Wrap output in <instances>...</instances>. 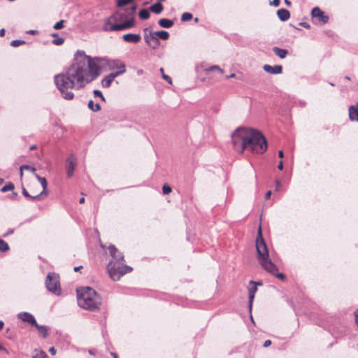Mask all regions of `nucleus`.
<instances>
[{
	"label": "nucleus",
	"instance_id": "1",
	"mask_svg": "<svg viewBox=\"0 0 358 358\" xmlns=\"http://www.w3.org/2000/svg\"><path fill=\"white\" fill-rule=\"evenodd\" d=\"M100 68L95 59L78 51L72 64L65 72L55 76V83L66 100H72L74 94L69 89L80 90L96 79Z\"/></svg>",
	"mask_w": 358,
	"mask_h": 358
},
{
	"label": "nucleus",
	"instance_id": "2",
	"mask_svg": "<svg viewBox=\"0 0 358 358\" xmlns=\"http://www.w3.org/2000/svg\"><path fill=\"white\" fill-rule=\"evenodd\" d=\"M234 150L240 154L245 150L254 154H263L267 150V141L258 130L238 127L231 135Z\"/></svg>",
	"mask_w": 358,
	"mask_h": 358
},
{
	"label": "nucleus",
	"instance_id": "3",
	"mask_svg": "<svg viewBox=\"0 0 358 358\" xmlns=\"http://www.w3.org/2000/svg\"><path fill=\"white\" fill-rule=\"evenodd\" d=\"M108 250L112 257L107 266L108 274L113 280H119L122 275L130 273L133 268L124 264V255L115 245H110Z\"/></svg>",
	"mask_w": 358,
	"mask_h": 358
},
{
	"label": "nucleus",
	"instance_id": "4",
	"mask_svg": "<svg viewBox=\"0 0 358 358\" xmlns=\"http://www.w3.org/2000/svg\"><path fill=\"white\" fill-rule=\"evenodd\" d=\"M256 249L257 259L262 266L268 273L283 280L285 278V275L282 273H278L277 266L268 259V251L262 237L261 227H259L258 230V236L256 240Z\"/></svg>",
	"mask_w": 358,
	"mask_h": 358
},
{
	"label": "nucleus",
	"instance_id": "5",
	"mask_svg": "<svg viewBox=\"0 0 358 358\" xmlns=\"http://www.w3.org/2000/svg\"><path fill=\"white\" fill-rule=\"evenodd\" d=\"M77 298L78 306L88 310H98L101 304V298L91 287H86L77 289Z\"/></svg>",
	"mask_w": 358,
	"mask_h": 358
},
{
	"label": "nucleus",
	"instance_id": "6",
	"mask_svg": "<svg viewBox=\"0 0 358 358\" xmlns=\"http://www.w3.org/2000/svg\"><path fill=\"white\" fill-rule=\"evenodd\" d=\"M117 20V15H111L106 20L103 30L106 31H121L132 28L135 26V20L133 17L122 24L116 23Z\"/></svg>",
	"mask_w": 358,
	"mask_h": 358
},
{
	"label": "nucleus",
	"instance_id": "7",
	"mask_svg": "<svg viewBox=\"0 0 358 358\" xmlns=\"http://www.w3.org/2000/svg\"><path fill=\"white\" fill-rule=\"evenodd\" d=\"M45 286L48 291L57 296L61 294L59 278L55 273H49L46 277Z\"/></svg>",
	"mask_w": 358,
	"mask_h": 358
},
{
	"label": "nucleus",
	"instance_id": "8",
	"mask_svg": "<svg viewBox=\"0 0 358 358\" xmlns=\"http://www.w3.org/2000/svg\"><path fill=\"white\" fill-rule=\"evenodd\" d=\"M95 61L98 62H103L109 70L113 71L119 69H124L126 67L124 63L120 59H110L107 58H94Z\"/></svg>",
	"mask_w": 358,
	"mask_h": 358
},
{
	"label": "nucleus",
	"instance_id": "9",
	"mask_svg": "<svg viewBox=\"0 0 358 358\" xmlns=\"http://www.w3.org/2000/svg\"><path fill=\"white\" fill-rule=\"evenodd\" d=\"M311 16L313 18L317 19L318 22L322 24H325L329 21V16L325 15L319 7H315L311 11Z\"/></svg>",
	"mask_w": 358,
	"mask_h": 358
},
{
	"label": "nucleus",
	"instance_id": "10",
	"mask_svg": "<svg viewBox=\"0 0 358 358\" xmlns=\"http://www.w3.org/2000/svg\"><path fill=\"white\" fill-rule=\"evenodd\" d=\"M76 157L73 155H71L66 159V174L67 177L71 178L76 166Z\"/></svg>",
	"mask_w": 358,
	"mask_h": 358
},
{
	"label": "nucleus",
	"instance_id": "11",
	"mask_svg": "<svg viewBox=\"0 0 358 358\" xmlns=\"http://www.w3.org/2000/svg\"><path fill=\"white\" fill-rule=\"evenodd\" d=\"M145 41L146 43L152 49H157L159 46V41L153 32L150 31L145 34Z\"/></svg>",
	"mask_w": 358,
	"mask_h": 358
},
{
	"label": "nucleus",
	"instance_id": "12",
	"mask_svg": "<svg viewBox=\"0 0 358 358\" xmlns=\"http://www.w3.org/2000/svg\"><path fill=\"white\" fill-rule=\"evenodd\" d=\"M250 283L252 285V286L248 289V294H249L248 307H249L250 312H251L253 300L255 299V295L256 292L257 291V285H262V283L261 282H255L252 280H251L250 282Z\"/></svg>",
	"mask_w": 358,
	"mask_h": 358
},
{
	"label": "nucleus",
	"instance_id": "13",
	"mask_svg": "<svg viewBox=\"0 0 358 358\" xmlns=\"http://www.w3.org/2000/svg\"><path fill=\"white\" fill-rule=\"evenodd\" d=\"M17 317L22 320L23 322H26L33 326L36 325V320L34 318V315L27 312H22L17 314Z\"/></svg>",
	"mask_w": 358,
	"mask_h": 358
},
{
	"label": "nucleus",
	"instance_id": "14",
	"mask_svg": "<svg viewBox=\"0 0 358 358\" xmlns=\"http://www.w3.org/2000/svg\"><path fill=\"white\" fill-rule=\"evenodd\" d=\"M123 40L127 43H138L141 36L138 34H126L122 36Z\"/></svg>",
	"mask_w": 358,
	"mask_h": 358
},
{
	"label": "nucleus",
	"instance_id": "15",
	"mask_svg": "<svg viewBox=\"0 0 358 358\" xmlns=\"http://www.w3.org/2000/svg\"><path fill=\"white\" fill-rule=\"evenodd\" d=\"M263 69L271 74H280L282 71V67L281 65H275L271 66L268 64H265L263 66Z\"/></svg>",
	"mask_w": 358,
	"mask_h": 358
},
{
	"label": "nucleus",
	"instance_id": "16",
	"mask_svg": "<svg viewBox=\"0 0 358 358\" xmlns=\"http://www.w3.org/2000/svg\"><path fill=\"white\" fill-rule=\"evenodd\" d=\"M349 118L351 121L358 122V107L351 106L349 108Z\"/></svg>",
	"mask_w": 358,
	"mask_h": 358
},
{
	"label": "nucleus",
	"instance_id": "17",
	"mask_svg": "<svg viewBox=\"0 0 358 358\" xmlns=\"http://www.w3.org/2000/svg\"><path fill=\"white\" fill-rule=\"evenodd\" d=\"M277 15L281 21L285 22V21H287L289 18L290 13L288 10L285 9V8H281L277 11Z\"/></svg>",
	"mask_w": 358,
	"mask_h": 358
},
{
	"label": "nucleus",
	"instance_id": "18",
	"mask_svg": "<svg viewBox=\"0 0 358 358\" xmlns=\"http://www.w3.org/2000/svg\"><path fill=\"white\" fill-rule=\"evenodd\" d=\"M35 176L37 178V180L40 182V183L41 184V185L43 187V191L40 193V194L41 196L42 195L47 196L48 195V192H47L48 182H47L45 178L41 177L40 176H38L37 174H35Z\"/></svg>",
	"mask_w": 358,
	"mask_h": 358
},
{
	"label": "nucleus",
	"instance_id": "19",
	"mask_svg": "<svg viewBox=\"0 0 358 358\" xmlns=\"http://www.w3.org/2000/svg\"><path fill=\"white\" fill-rule=\"evenodd\" d=\"M273 51L280 59L285 58L287 55L288 54V51L287 50L282 49V48H280L278 47L273 48Z\"/></svg>",
	"mask_w": 358,
	"mask_h": 358
},
{
	"label": "nucleus",
	"instance_id": "20",
	"mask_svg": "<svg viewBox=\"0 0 358 358\" xmlns=\"http://www.w3.org/2000/svg\"><path fill=\"white\" fill-rule=\"evenodd\" d=\"M164 7L160 2L155 3L150 7V11L155 14L161 13Z\"/></svg>",
	"mask_w": 358,
	"mask_h": 358
},
{
	"label": "nucleus",
	"instance_id": "21",
	"mask_svg": "<svg viewBox=\"0 0 358 358\" xmlns=\"http://www.w3.org/2000/svg\"><path fill=\"white\" fill-rule=\"evenodd\" d=\"M158 24L162 27L170 28L173 25V22L166 18H162L159 20Z\"/></svg>",
	"mask_w": 358,
	"mask_h": 358
},
{
	"label": "nucleus",
	"instance_id": "22",
	"mask_svg": "<svg viewBox=\"0 0 358 358\" xmlns=\"http://www.w3.org/2000/svg\"><path fill=\"white\" fill-rule=\"evenodd\" d=\"M114 80L113 78L108 74L105 76L101 80V85L103 87L108 88L111 85L112 82Z\"/></svg>",
	"mask_w": 358,
	"mask_h": 358
},
{
	"label": "nucleus",
	"instance_id": "23",
	"mask_svg": "<svg viewBox=\"0 0 358 358\" xmlns=\"http://www.w3.org/2000/svg\"><path fill=\"white\" fill-rule=\"evenodd\" d=\"M154 34L157 36V38H159L162 40H167L169 37V34L166 31H157L153 32Z\"/></svg>",
	"mask_w": 358,
	"mask_h": 358
},
{
	"label": "nucleus",
	"instance_id": "24",
	"mask_svg": "<svg viewBox=\"0 0 358 358\" xmlns=\"http://www.w3.org/2000/svg\"><path fill=\"white\" fill-rule=\"evenodd\" d=\"M34 327L38 329V332L42 334L43 338H46L48 336V328L47 327L39 325L37 323Z\"/></svg>",
	"mask_w": 358,
	"mask_h": 358
},
{
	"label": "nucleus",
	"instance_id": "25",
	"mask_svg": "<svg viewBox=\"0 0 358 358\" xmlns=\"http://www.w3.org/2000/svg\"><path fill=\"white\" fill-rule=\"evenodd\" d=\"M22 194L27 199L31 200V201H34V200H38V199H40V197H41V194H36L35 196H31L30 195L28 192L27 191V189L23 187L22 189Z\"/></svg>",
	"mask_w": 358,
	"mask_h": 358
},
{
	"label": "nucleus",
	"instance_id": "26",
	"mask_svg": "<svg viewBox=\"0 0 358 358\" xmlns=\"http://www.w3.org/2000/svg\"><path fill=\"white\" fill-rule=\"evenodd\" d=\"M88 108L94 112L99 111L101 107L99 103H94L92 100L88 102Z\"/></svg>",
	"mask_w": 358,
	"mask_h": 358
},
{
	"label": "nucleus",
	"instance_id": "27",
	"mask_svg": "<svg viewBox=\"0 0 358 358\" xmlns=\"http://www.w3.org/2000/svg\"><path fill=\"white\" fill-rule=\"evenodd\" d=\"M125 72H126V67H124V69H117V71L109 73V75L110 76L111 78L115 79V78L124 74Z\"/></svg>",
	"mask_w": 358,
	"mask_h": 358
},
{
	"label": "nucleus",
	"instance_id": "28",
	"mask_svg": "<svg viewBox=\"0 0 358 358\" xmlns=\"http://www.w3.org/2000/svg\"><path fill=\"white\" fill-rule=\"evenodd\" d=\"M138 16L142 20H147L150 17V15L147 9H142L138 13Z\"/></svg>",
	"mask_w": 358,
	"mask_h": 358
},
{
	"label": "nucleus",
	"instance_id": "29",
	"mask_svg": "<svg viewBox=\"0 0 358 358\" xmlns=\"http://www.w3.org/2000/svg\"><path fill=\"white\" fill-rule=\"evenodd\" d=\"M33 357L34 358H48V355L45 352H43L42 350H36Z\"/></svg>",
	"mask_w": 358,
	"mask_h": 358
},
{
	"label": "nucleus",
	"instance_id": "30",
	"mask_svg": "<svg viewBox=\"0 0 358 358\" xmlns=\"http://www.w3.org/2000/svg\"><path fill=\"white\" fill-rule=\"evenodd\" d=\"M8 250H9V246H8V243L5 241L0 239V251L6 252Z\"/></svg>",
	"mask_w": 358,
	"mask_h": 358
},
{
	"label": "nucleus",
	"instance_id": "31",
	"mask_svg": "<svg viewBox=\"0 0 358 358\" xmlns=\"http://www.w3.org/2000/svg\"><path fill=\"white\" fill-rule=\"evenodd\" d=\"M193 15L190 13H184L181 16V21L187 22L192 18Z\"/></svg>",
	"mask_w": 358,
	"mask_h": 358
},
{
	"label": "nucleus",
	"instance_id": "32",
	"mask_svg": "<svg viewBox=\"0 0 358 358\" xmlns=\"http://www.w3.org/2000/svg\"><path fill=\"white\" fill-rule=\"evenodd\" d=\"M23 170H27L28 171H30L31 173H33L34 175L36 174L35 173V171H36V169L31 166H29V165H22L20 166V171H23Z\"/></svg>",
	"mask_w": 358,
	"mask_h": 358
},
{
	"label": "nucleus",
	"instance_id": "33",
	"mask_svg": "<svg viewBox=\"0 0 358 358\" xmlns=\"http://www.w3.org/2000/svg\"><path fill=\"white\" fill-rule=\"evenodd\" d=\"M14 189V185L11 182L8 183V184H6V185H4L1 189V191L2 192H8V191H10V190H13Z\"/></svg>",
	"mask_w": 358,
	"mask_h": 358
},
{
	"label": "nucleus",
	"instance_id": "34",
	"mask_svg": "<svg viewBox=\"0 0 358 358\" xmlns=\"http://www.w3.org/2000/svg\"><path fill=\"white\" fill-rule=\"evenodd\" d=\"M25 43L24 41L22 40H13L10 43V45L13 47H18Z\"/></svg>",
	"mask_w": 358,
	"mask_h": 358
},
{
	"label": "nucleus",
	"instance_id": "35",
	"mask_svg": "<svg viewBox=\"0 0 358 358\" xmlns=\"http://www.w3.org/2000/svg\"><path fill=\"white\" fill-rule=\"evenodd\" d=\"M208 71H218L220 73H223V70L217 65H213L206 69Z\"/></svg>",
	"mask_w": 358,
	"mask_h": 358
},
{
	"label": "nucleus",
	"instance_id": "36",
	"mask_svg": "<svg viewBox=\"0 0 358 358\" xmlns=\"http://www.w3.org/2000/svg\"><path fill=\"white\" fill-rule=\"evenodd\" d=\"M133 0H117V6L122 7L131 3Z\"/></svg>",
	"mask_w": 358,
	"mask_h": 358
},
{
	"label": "nucleus",
	"instance_id": "37",
	"mask_svg": "<svg viewBox=\"0 0 358 358\" xmlns=\"http://www.w3.org/2000/svg\"><path fill=\"white\" fill-rule=\"evenodd\" d=\"M160 71L161 73H162V78L166 80L167 81L169 84H171L172 83V80L171 78V77L168 75H166L164 74V69L163 68H161L160 69Z\"/></svg>",
	"mask_w": 358,
	"mask_h": 358
},
{
	"label": "nucleus",
	"instance_id": "38",
	"mask_svg": "<svg viewBox=\"0 0 358 358\" xmlns=\"http://www.w3.org/2000/svg\"><path fill=\"white\" fill-rule=\"evenodd\" d=\"M64 42V39L63 38H57L52 41V43L56 45H60L63 44Z\"/></svg>",
	"mask_w": 358,
	"mask_h": 358
},
{
	"label": "nucleus",
	"instance_id": "39",
	"mask_svg": "<svg viewBox=\"0 0 358 358\" xmlns=\"http://www.w3.org/2000/svg\"><path fill=\"white\" fill-rule=\"evenodd\" d=\"M64 20H60L59 22H57L55 25H54V29H61L64 27Z\"/></svg>",
	"mask_w": 358,
	"mask_h": 358
},
{
	"label": "nucleus",
	"instance_id": "40",
	"mask_svg": "<svg viewBox=\"0 0 358 358\" xmlns=\"http://www.w3.org/2000/svg\"><path fill=\"white\" fill-rule=\"evenodd\" d=\"M162 191L164 194H168L171 192V187L167 185H164L162 187Z\"/></svg>",
	"mask_w": 358,
	"mask_h": 358
},
{
	"label": "nucleus",
	"instance_id": "41",
	"mask_svg": "<svg viewBox=\"0 0 358 358\" xmlns=\"http://www.w3.org/2000/svg\"><path fill=\"white\" fill-rule=\"evenodd\" d=\"M95 96H99L101 99V100L105 101L104 96L102 94V92L100 90H95L93 92Z\"/></svg>",
	"mask_w": 358,
	"mask_h": 358
},
{
	"label": "nucleus",
	"instance_id": "42",
	"mask_svg": "<svg viewBox=\"0 0 358 358\" xmlns=\"http://www.w3.org/2000/svg\"><path fill=\"white\" fill-rule=\"evenodd\" d=\"M280 4V0H273V1L270 2L271 6H273L275 7L279 6Z\"/></svg>",
	"mask_w": 358,
	"mask_h": 358
},
{
	"label": "nucleus",
	"instance_id": "43",
	"mask_svg": "<svg viewBox=\"0 0 358 358\" xmlns=\"http://www.w3.org/2000/svg\"><path fill=\"white\" fill-rule=\"evenodd\" d=\"M281 182H280V180H275V190L276 191H280V188H281Z\"/></svg>",
	"mask_w": 358,
	"mask_h": 358
},
{
	"label": "nucleus",
	"instance_id": "44",
	"mask_svg": "<svg viewBox=\"0 0 358 358\" xmlns=\"http://www.w3.org/2000/svg\"><path fill=\"white\" fill-rule=\"evenodd\" d=\"M136 10V6L133 5L131 6V8H130V11L129 12V14L133 15Z\"/></svg>",
	"mask_w": 358,
	"mask_h": 358
},
{
	"label": "nucleus",
	"instance_id": "45",
	"mask_svg": "<svg viewBox=\"0 0 358 358\" xmlns=\"http://www.w3.org/2000/svg\"><path fill=\"white\" fill-rule=\"evenodd\" d=\"M300 25L303 27H305V28H306V29H310V24L308 23H307V22H301Z\"/></svg>",
	"mask_w": 358,
	"mask_h": 358
},
{
	"label": "nucleus",
	"instance_id": "46",
	"mask_svg": "<svg viewBox=\"0 0 358 358\" xmlns=\"http://www.w3.org/2000/svg\"><path fill=\"white\" fill-rule=\"evenodd\" d=\"M271 341L270 340H266V341L264 343L263 346H264V348H267V347L270 346V345H271Z\"/></svg>",
	"mask_w": 358,
	"mask_h": 358
},
{
	"label": "nucleus",
	"instance_id": "47",
	"mask_svg": "<svg viewBox=\"0 0 358 358\" xmlns=\"http://www.w3.org/2000/svg\"><path fill=\"white\" fill-rule=\"evenodd\" d=\"M49 352L51 353V355H55L56 354V350L54 347H52L49 349Z\"/></svg>",
	"mask_w": 358,
	"mask_h": 358
},
{
	"label": "nucleus",
	"instance_id": "48",
	"mask_svg": "<svg viewBox=\"0 0 358 358\" xmlns=\"http://www.w3.org/2000/svg\"><path fill=\"white\" fill-rule=\"evenodd\" d=\"M278 168L279 170L282 171L283 169V162L280 161L278 165Z\"/></svg>",
	"mask_w": 358,
	"mask_h": 358
},
{
	"label": "nucleus",
	"instance_id": "49",
	"mask_svg": "<svg viewBox=\"0 0 358 358\" xmlns=\"http://www.w3.org/2000/svg\"><path fill=\"white\" fill-rule=\"evenodd\" d=\"M271 195V190H269V191H268V192L266 193L265 199H268L270 198Z\"/></svg>",
	"mask_w": 358,
	"mask_h": 358
},
{
	"label": "nucleus",
	"instance_id": "50",
	"mask_svg": "<svg viewBox=\"0 0 358 358\" xmlns=\"http://www.w3.org/2000/svg\"><path fill=\"white\" fill-rule=\"evenodd\" d=\"M4 36H5V29H0V36L3 37Z\"/></svg>",
	"mask_w": 358,
	"mask_h": 358
},
{
	"label": "nucleus",
	"instance_id": "51",
	"mask_svg": "<svg viewBox=\"0 0 358 358\" xmlns=\"http://www.w3.org/2000/svg\"><path fill=\"white\" fill-rule=\"evenodd\" d=\"M278 157L280 158H282L284 157V153H283V151L282 150H280L278 151Z\"/></svg>",
	"mask_w": 358,
	"mask_h": 358
},
{
	"label": "nucleus",
	"instance_id": "52",
	"mask_svg": "<svg viewBox=\"0 0 358 358\" xmlns=\"http://www.w3.org/2000/svg\"><path fill=\"white\" fill-rule=\"evenodd\" d=\"M13 233V229L8 231L6 234H3V237H6L8 235Z\"/></svg>",
	"mask_w": 358,
	"mask_h": 358
},
{
	"label": "nucleus",
	"instance_id": "53",
	"mask_svg": "<svg viewBox=\"0 0 358 358\" xmlns=\"http://www.w3.org/2000/svg\"><path fill=\"white\" fill-rule=\"evenodd\" d=\"M236 77V74L235 73H231L229 76H226V78L229 79V78H235Z\"/></svg>",
	"mask_w": 358,
	"mask_h": 358
},
{
	"label": "nucleus",
	"instance_id": "54",
	"mask_svg": "<svg viewBox=\"0 0 358 358\" xmlns=\"http://www.w3.org/2000/svg\"><path fill=\"white\" fill-rule=\"evenodd\" d=\"M0 350L4 351L5 352L8 353L7 350L0 343Z\"/></svg>",
	"mask_w": 358,
	"mask_h": 358
},
{
	"label": "nucleus",
	"instance_id": "55",
	"mask_svg": "<svg viewBox=\"0 0 358 358\" xmlns=\"http://www.w3.org/2000/svg\"><path fill=\"white\" fill-rule=\"evenodd\" d=\"M4 323L3 321L0 320V331L3 329Z\"/></svg>",
	"mask_w": 358,
	"mask_h": 358
},
{
	"label": "nucleus",
	"instance_id": "56",
	"mask_svg": "<svg viewBox=\"0 0 358 358\" xmlns=\"http://www.w3.org/2000/svg\"><path fill=\"white\" fill-rule=\"evenodd\" d=\"M85 202V198L84 197H82L79 199V203H83Z\"/></svg>",
	"mask_w": 358,
	"mask_h": 358
},
{
	"label": "nucleus",
	"instance_id": "57",
	"mask_svg": "<svg viewBox=\"0 0 358 358\" xmlns=\"http://www.w3.org/2000/svg\"><path fill=\"white\" fill-rule=\"evenodd\" d=\"M82 268V266H76V267H75V268H74V271H78L80 270V268Z\"/></svg>",
	"mask_w": 358,
	"mask_h": 358
},
{
	"label": "nucleus",
	"instance_id": "58",
	"mask_svg": "<svg viewBox=\"0 0 358 358\" xmlns=\"http://www.w3.org/2000/svg\"><path fill=\"white\" fill-rule=\"evenodd\" d=\"M36 32V31L35 30H30L29 31H27L28 34H34Z\"/></svg>",
	"mask_w": 358,
	"mask_h": 358
},
{
	"label": "nucleus",
	"instance_id": "59",
	"mask_svg": "<svg viewBox=\"0 0 358 358\" xmlns=\"http://www.w3.org/2000/svg\"><path fill=\"white\" fill-rule=\"evenodd\" d=\"M285 3L287 5V6H290L291 5V2L288 0H285Z\"/></svg>",
	"mask_w": 358,
	"mask_h": 358
},
{
	"label": "nucleus",
	"instance_id": "60",
	"mask_svg": "<svg viewBox=\"0 0 358 358\" xmlns=\"http://www.w3.org/2000/svg\"><path fill=\"white\" fill-rule=\"evenodd\" d=\"M29 148H30V150H34V149L36 148V146L35 145H32L30 146Z\"/></svg>",
	"mask_w": 358,
	"mask_h": 358
},
{
	"label": "nucleus",
	"instance_id": "61",
	"mask_svg": "<svg viewBox=\"0 0 358 358\" xmlns=\"http://www.w3.org/2000/svg\"><path fill=\"white\" fill-rule=\"evenodd\" d=\"M17 196V193L16 192H13V196H12V199H14Z\"/></svg>",
	"mask_w": 358,
	"mask_h": 358
},
{
	"label": "nucleus",
	"instance_id": "62",
	"mask_svg": "<svg viewBox=\"0 0 358 358\" xmlns=\"http://www.w3.org/2000/svg\"><path fill=\"white\" fill-rule=\"evenodd\" d=\"M112 355L114 357V358H117V355L116 353H112Z\"/></svg>",
	"mask_w": 358,
	"mask_h": 358
},
{
	"label": "nucleus",
	"instance_id": "63",
	"mask_svg": "<svg viewBox=\"0 0 358 358\" xmlns=\"http://www.w3.org/2000/svg\"><path fill=\"white\" fill-rule=\"evenodd\" d=\"M7 337L10 340L13 339V336L11 335L8 336Z\"/></svg>",
	"mask_w": 358,
	"mask_h": 358
},
{
	"label": "nucleus",
	"instance_id": "64",
	"mask_svg": "<svg viewBox=\"0 0 358 358\" xmlns=\"http://www.w3.org/2000/svg\"><path fill=\"white\" fill-rule=\"evenodd\" d=\"M52 36L53 37H57V36H58V35H57V34H52Z\"/></svg>",
	"mask_w": 358,
	"mask_h": 358
}]
</instances>
